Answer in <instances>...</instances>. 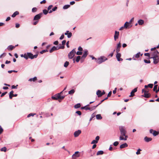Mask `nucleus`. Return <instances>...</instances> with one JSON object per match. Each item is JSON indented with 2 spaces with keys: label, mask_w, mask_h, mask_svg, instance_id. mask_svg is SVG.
Instances as JSON below:
<instances>
[{
  "label": "nucleus",
  "mask_w": 159,
  "mask_h": 159,
  "mask_svg": "<svg viewBox=\"0 0 159 159\" xmlns=\"http://www.w3.org/2000/svg\"><path fill=\"white\" fill-rule=\"evenodd\" d=\"M107 60V59L105 57L101 56L97 59L96 62L98 64H100Z\"/></svg>",
  "instance_id": "f257e3e1"
},
{
  "label": "nucleus",
  "mask_w": 159,
  "mask_h": 159,
  "mask_svg": "<svg viewBox=\"0 0 159 159\" xmlns=\"http://www.w3.org/2000/svg\"><path fill=\"white\" fill-rule=\"evenodd\" d=\"M75 48L73 49L68 54V57L69 59H72L76 53Z\"/></svg>",
  "instance_id": "f03ea898"
},
{
  "label": "nucleus",
  "mask_w": 159,
  "mask_h": 159,
  "mask_svg": "<svg viewBox=\"0 0 159 159\" xmlns=\"http://www.w3.org/2000/svg\"><path fill=\"white\" fill-rule=\"evenodd\" d=\"M119 128L121 134V135H124L125 134H126V129L124 126H119Z\"/></svg>",
  "instance_id": "7ed1b4c3"
},
{
  "label": "nucleus",
  "mask_w": 159,
  "mask_h": 159,
  "mask_svg": "<svg viewBox=\"0 0 159 159\" xmlns=\"http://www.w3.org/2000/svg\"><path fill=\"white\" fill-rule=\"evenodd\" d=\"M151 56V57H157L159 56V52L157 50H155L153 52H152Z\"/></svg>",
  "instance_id": "20e7f679"
},
{
  "label": "nucleus",
  "mask_w": 159,
  "mask_h": 159,
  "mask_svg": "<svg viewBox=\"0 0 159 159\" xmlns=\"http://www.w3.org/2000/svg\"><path fill=\"white\" fill-rule=\"evenodd\" d=\"M62 92H61L59 93H57L55 95L52 97V98L55 100H57L60 97V94H61Z\"/></svg>",
  "instance_id": "39448f33"
},
{
  "label": "nucleus",
  "mask_w": 159,
  "mask_h": 159,
  "mask_svg": "<svg viewBox=\"0 0 159 159\" xmlns=\"http://www.w3.org/2000/svg\"><path fill=\"white\" fill-rule=\"evenodd\" d=\"M27 54H28V56H29V57L31 59H33L34 58H37L38 56V54L33 55L31 52H27Z\"/></svg>",
  "instance_id": "423d86ee"
},
{
  "label": "nucleus",
  "mask_w": 159,
  "mask_h": 159,
  "mask_svg": "<svg viewBox=\"0 0 159 159\" xmlns=\"http://www.w3.org/2000/svg\"><path fill=\"white\" fill-rule=\"evenodd\" d=\"M149 59H153V63L154 64H157L159 61V58L158 57H149Z\"/></svg>",
  "instance_id": "0eeeda50"
},
{
  "label": "nucleus",
  "mask_w": 159,
  "mask_h": 159,
  "mask_svg": "<svg viewBox=\"0 0 159 159\" xmlns=\"http://www.w3.org/2000/svg\"><path fill=\"white\" fill-rule=\"evenodd\" d=\"M89 104H88L85 106V110H89L90 111H92V110L95 109L96 108V107H95V106L91 107H89Z\"/></svg>",
  "instance_id": "6e6552de"
},
{
  "label": "nucleus",
  "mask_w": 159,
  "mask_h": 159,
  "mask_svg": "<svg viewBox=\"0 0 159 159\" xmlns=\"http://www.w3.org/2000/svg\"><path fill=\"white\" fill-rule=\"evenodd\" d=\"M42 15L43 13L42 12L39 13V14L36 15L34 16L33 20H35L39 19Z\"/></svg>",
  "instance_id": "1a4fd4ad"
},
{
  "label": "nucleus",
  "mask_w": 159,
  "mask_h": 159,
  "mask_svg": "<svg viewBox=\"0 0 159 159\" xmlns=\"http://www.w3.org/2000/svg\"><path fill=\"white\" fill-rule=\"evenodd\" d=\"M128 138V136L126 135V134H125L124 135H120L119 137V140H126Z\"/></svg>",
  "instance_id": "9d476101"
},
{
  "label": "nucleus",
  "mask_w": 159,
  "mask_h": 159,
  "mask_svg": "<svg viewBox=\"0 0 159 159\" xmlns=\"http://www.w3.org/2000/svg\"><path fill=\"white\" fill-rule=\"evenodd\" d=\"M81 133V131L80 130H78L75 131L74 133V135L75 137H78Z\"/></svg>",
  "instance_id": "9b49d317"
},
{
  "label": "nucleus",
  "mask_w": 159,
  "mask_h": 159,
  "mask_svg": "<svg viewBox=\"0 0 159 159\" xmlns=\"http://www.w3.org/2000/svg\"><path fill=\"white\" fill-rule=\"evenodd\" d=\"M88 54V50H85L84 51V52L83 53V55L81 57V60L84 59H85V58L87 57Z\"/></svg>",
  "instance_id": "f8f14e48"
},
{
  "label": "nucleus",
  "mask_w": 159,
  "mask_h": 159,
  "mask_svg": "<svg viewBox=\"0 0 159 159\" xmlns=\"http://www.w3.org/2000/svg\"><path fill=\"white\" fill-rule=\"evenodd\" d=\"M121 55L120 53H117V54L116 56V57L117 59V60L118 61H123V59L120 58Z\"/></svg>",
  "instance_id": "ddd939ff"
},
{
  "label": "nucleus",
  "mask_w": 159,
  "mask_h": 159,
  "mask_svg": "<svg viewBox=\"0 0 159 159\" xmlns=\"http://www.w3.org/2000/svg\"><path fill=\"white\" fill-rule=\"evenodd\" d=\"M137 88H135L133 89L130 93V95L129 96L130 97H132L134 95V93L137 92Z\"/></svg>",
  "instance_id": "4468645a"
},
{
  "label": "nucleus",
  "mask_w": 159,
  "mask_h": 159,
  "mask_svg": "<svg viewBox=\"0 0 159 159\" xmlns=\"http://www.w3.org/2000/svg\"><path fill=\"white\" fill-rule=\"evenodd\" d=\"M119 35V32L116 31L114 35V39L115 41H116L117 39L118 38Z\"/></svg>",
  "instance_id": "2eb2a0df"
},
{
  "label": "nucleus",
  "mask_w": 159,
  "mask_h": 159,
  "mask_svg": "<svg viewBox=\"0 0 159 159\" xmlns=\"http://www.w3.org/2000/svg\"><path fill=\"white\" fill-rule=\"evenodd\" d=\"M121 47L120 42L119 43L117 44L116 48V53H119V52L120 51V48Z\"/></svg>",
  "instance_id": "dca6fc26"
},
{
  "label": "nucleus",
  "mask_w": 159,
  "mask_h": 159,
  "mask_svg": "<svg viewBox=\"0 0 159 159\" xmlns=\"http://www.w3.org/2000/svg\"><path fill=\"white\" fill-rule=\"evenodd\" d=\"M130 24L128 22L126 21L124 25V27L125 29L129 28L132 26V25L130 26Z\"/></svg>",
  "instance_id": "f3484780"
},
{
  "label": "nucleus",
  "mask_w": 159,
  "mask_h": 159,
  "mask_svg": "<svg viewBox=\"0 0 159 159\" xmlns=\"http://www.w3.org/2000/svg\"><path fill=\"white\" fill-rule=\"evenodd\" d=\"M58 48L57 47L53 46L51 49L50 50L49 52L50 53H52L54 51L57 50Z\"/></svg>",
  "instance_id": "a211bd4d"
},
{
  "label": "nucleus",
  "mask_w": 159,
  "mask_h": 159,
  "mask_svg": "<svg viewBox=\"0 0 159 159\" xmlns=\"http://www.w3.org/2000/svg\"><path fill=\"white\" fill-rule=\"evenodd\" d=\"M144 140L146 142H148L151 141L152 140V139L151 138H148L147 137H145L144 138Z\"/></svg>",
  "instance_id": "6ab92c4d"
},
{
  "label": "nucleus",
  "mask_w": 159,
  "mask_h": 159,
  "mask_svg": "<svg viewBox=\"0 0 159 159\" xmlns=\"http://www.w3.org/2000/svg\"><path fill=\"white\" fill-rule=\"evenodd\" d=\"M128 145L126 143H124L120 146V148H123L127 147Z\"/></svg>",
  "instance_id": "aec40b11"
},
{
  "label": "nucleus",
  "mask_w": 159,
  "mask_h": 159,
  "mask_svg": "<svg viewBox=\"0 0 159 159\" xmlns=\"http://www.w3.org/2000/svg\"><path fill=\"white\" fill-rule=\"evenodd\" d=\"M96 94L97 95L98 97L99 98L101 97L102 95L101 91L100 90H98L96 93Z\"/></svg>",
  "instance_id": "412c9836"
},
{
  "label": "nucleus",
  "mask_w": 159,
  "mask_h": 159,
  "mask_svg": "<svg viewBox=\"0 0 159 159\" xmlns=\"http://www.w3.org/2000/svg\"><path fill=\"white\" fill-rule=\"evenodd\" d=\"M140 55V52H139L138 53L134 56V57L133 58V59L134 60H136L135 58H134V57H135V58H138L139 57Z\"/></svg>",
  "instance_id": "4be33fe9"
},
{
  "label": "nucleus",
  "mask_w": 159,
  "mask_h": 159,
  "mask_svg": "<svg viewBox=\"0 0 159 159\" xmlns=\"http://www.w3.org/2000/svg\"><path fill=\"white\" fill-rule=\"evenodd\" d=\"M138 24L139 25H142L144 23V21L142 19H140L138 21Z\"/></svg>",
  "instance_id": "5701e85b"
},
{
  "label": "nucleus",
  "mask_w": 159,
  "mask_h": 159,
  "mask_svg": "<svg viewBox=\"0 0 159 159\" xmlns=\"http://www.w3.org/2000/svg\"><path fill=\"white\" fill-rule=\"evenodd\" d=\"M142 96L146 98H149L151 97V95L149 93H144L143 95H142Z\"/></svg>",
  "instance_id": "b1692460"
},
{
  "label": "nucleus",
  "mask_w": 159,
  "mask_h": 159,
  "mask_svg": "<svg viewBox=\"0 0 159 159\" xmlns=\"http://www.w3.org/2000/svg\"><path fill=\"white\" fill-rule=\"evenodd\" d=\"M57 47L58 49H63L65 47L64 46L62 45L61 44H60L58 45V46H57Z\"/></svg>",
  "instance_id": "393cba45"
},
{
  "label": "nucleus",
  "mask_w": 159,
  "mask_h": 159,
  "mask_svg": "<svg viewBox=\"0 0 159 159\" xmlns=\"http://www.w3.org/2000/svg\"><path fill=\"white\" fill-rule=\"evenodd\" d=\"M13 93L14 91L12 90L11 91L10 93L9 97L10 99H11L13 96Z\"/></svg>",
  "instance_id": "a878e982"
},
{
  "label": "nucleus",
  "mask_w": 159,
  "mask_h": 159,
  "mask_svg": "<svg viewBox=\"0 0 159 159\" xmlns=\"http://www.w3.org/2000/svg\"><path fill=\"white\" fill-rule=\"evenodd\" d=\"M19 14V12L18 11H16L13 14L11 15V17H15L16 15Z\"/></svg>",
  "instance_id": "bb28decb"
},
{
  "label": "nucleus",
  "mask_w": 159,
  "mask_h": 159,
  "mask_svg": "<svg viewBox=\"0 0 159 159\" xmlns=\"http://www.w3.org/2000/svg\"><path fill=\"white\" fill-rule=\"evenodd\" d=\"M79 152L78 151L76 152L73 155V157H79V155L78 154Z\"/></svg>",
  "instance_id": "cd10ccee"
},
{
  "label": "nucleus",
  "mask_w": 159,
  "mask_h": 159,
  "mask_svg": "<svg viewBox=\"0 0 159 159\" xmlns=\"http://www.w3.org/2000/svg\"><path fill=\"white\" fill-rule=\"evenodd\" d=\"M104 152L103 151L100 150L98 151L97 153V155H102L103 154Z\"/></svg>",
  "instance_id": "c85d7f7f"
},
{
  "label": "nucleus",
  "mask_w": 159,
  "mask_h": 159,
  "mask_svg": "<svg viewBox=\"0 0 159 159\" xmlns=\"http://www.w3.org/2000/svg\"><path fill=\"white\" fill-rule=\"evenodd\" d=\"M96 118L98 120H101L102 119V117L100 114H97L96 115Z\"/></svg>",
  "instance_id": "c756f323"
},
{
  "label": "nucleus",
  "mask_w": 159,
  "mask_h": 159,
  "mask_svg": "<svg viewBox=\"0 0 159 159\" xmlns=\"http://www.w3.org/2000/svg\"><path fill=\"white\" fill-rule=\"evenodd\" d=\"M75 92V90L74 89H71L68 92L69 94L72 95Z\"/></svg>",
  "instance_id": "7c9ffc66"
},
{
  "label": "nucleus",
  "mask_w": 159,
  "mask_h": 159,
  "mask_svg": "<svg viewBox=\"0 0 159 159\" xmlns=\"http://www.w3.org/2000/svg\"><path fill=\"white\" fill-rule=\"evenodd\" d=\"M15 47L13 46L12 45H9L7 48V49L10 50H12L14 48H15Z\"/></svg>",
  "instance_id": "2f4dec72"
},
{
  "label": "nucleus",
  "mask_w": 159,
  "mask_h": 159,
  "mask_svg": "<svg viewBox=\"0 0 159 159\" xmlns=\"http://www.w3.org/2000/svg\"><path fill=\"white\" fill-rule=\"evenodd\" d=\"M80 107H81V105H80V103H78V104L75 105L74 106V107L75 108H78Z\"/></svg>",
  "instance_id": "473e14b6"
},
{
  "label": "nucleus",
  "mask_w": 159,
  "mask_h": 159,
  "mask_svg": "<svg viewBox=\"0 0 159 159\" xmlns=\"http://www.w3.org/2000/svg\"><path fill=\"white\" fill-rule=\"evenodd\" d=\"M70 5H64L63 7V8L64 9H67V8H69L70 7Z\"/></svg>",
  "instance_id": "72a5a7b5"
},
{
  "label": "nucleus",
  "mask_w": 159,
  "mask_h": 159,
  "mask_svg": "<svg viewBox=\"0 0 159 159\" xmlns=\"http://www.w3.org/2000/svg\"><path fill=\"white\" fill-rule=\"evenodd\" d=\"M69 64V62L67 61H66L64 64V66L65 67H66L68 66Z\"/></svg>",
  "instance_id": "f704fd0d"
},
{
  "label": "nucleus",
  "mask_w": 159,
  "mask_h": 159,
  "mask_svg": "<svg viewBox=\"0 0 159 159\" xmlns=\"http://www.w3.org/2000/svg\"><path fill=\"white\" fill-rule=\"evenodd\" d=\"M152 134L154 136H156L157 135H158V133L155 130H154Z\"/></svg>",
  "instance_id": "c9c22d12"
},
{
  "label": "nucleus",
  "mask_w": 159,
  "mask_h": 159,
  "mask_svg": "<svg viewBox=\"0 0 159 159\" xmlns=\"http://www.w3.org/2000/svg\"><path fill=\"white\" fill-rule=\"evenodd\" d=\"M24 57L26 60L28 59V58H29V56H28V54L27 53V54H26V53L24 54Z\"/></svg>",
  "instance_id": "e433bc0d"
},
{
  "label": "nucleus",
  "mask_w": 159,
  "mask_h": 159,
  "mask_svg": "<svg viewBox=\"0 0 159 159\" xmlns=\"http://www.w3.org/2000/svg\"><path fill=\"white\" fill-rule=\"evenodd\" d=\"M48 52V50L45 49V50H43L41 51L40 52V53H41V54H43L44 53H45V52Z\"/></svg>",
  "instance_id": "4c0bfd02"
},
{
  "label": "nucleus",
  "mask_w": 159,
  "mask_h": 159,
  "mask_svg": "<svg viewBox=\"0 0 159 159\" xmlns=\"http://www.w3.org/2000/svg\"><path fill=\"white\" fill-rule=\"evenodd\" d=\"M80 59V56H78L76 57V61L77 62H79Z\"/></svg>",
  "instance_id": "58836bf2"
},
{
  "label": "nucleus",
  "mask_w": 159,
  "mask_h": 159,
  "mask_svg": "<svg viewBox=\"0 0 159 159\" xmlns=\"http://www.w3.org/2000/svg\"><path fill=\"white\" fill-rule=\"evenodd\" d=\"M35 115H36L35 113H30L28 115L27 117H30L31 116H34Z\"/></svg>",
  "instance_id": "ea45409f"
},
{
  "label": "nucleus",
  "mask_w": 159,
  "mask_h": 159,
  "mask_svg": "<svg viewBox=\"0 0 159 159\" xmlns=\"http://www.w3.org/2000/svg\"><path fill=\"white\" fill-rule=\"evenodd\" d=\"M6 150L7 148L6 147H4L1 149V151H4L5 152L6 151Z\"/></svg>",
  "instance_id": "a19ab883"
},
{
  "label": "nucleus",
  "mask_w": 159,
  "mask_h": 159,
  "mask_svg": "<svg viewBox=\"0 0 159 159\" xmlns=\"http://www.w3.org/2000/svg\"><path fill=\"white\" fill-rule=\"evenodd\" d=\"M43 13H44V14L46 15L48 13V10H47L46 9H44L43 10Z\"/></svg>",
  "instance_id": "79ce46f5"
},
{
  "label": "nucleus",
  "mask_w": 159,
  "mask_h": 159,
  "mask_svg": "<svg viewBox=\"0 0 159 159\" xmlns=\"http://www.w3.org/2000/svg\"><path fill=\"white\" fill-rule=\"evenodd\" d=\"M141 151V150L139 148L138 149L137 152H136V154L137 155H139L140 154V151Z\"/></svg>",
  "instance_id": "37998d69"
},
{
  "label": "nucleus",
  "mask_w": 159,
  "mask_h": 159,
  "mask_svg": "<svg viewBox=\"0 0 159 159\" xmlns=\"http://www.w3.org/2000/svg\"><path fill=\"white\" fill-rule=\"evenodd\" d=\"M67 35V37L68 38H70L71 37L72 35V33L71 32H69L68 33V34Z\"/></svg>",
  "instance_id": "c03bdc74"
},
{
  "label": "nucleus",
  "mask_w": 159,
  "mask_h": 159,
  "mask_svg": "<svg viewBox=\"0 0 159 159\" xmlns=\"http://www.w3.org/2000/svg\"><path fill=\"white\" fill-rule=\"evenodd\" d=\"M98 143V141H96L95 140H93L91 142V144H96V143Z\"/></svg>",
  "instance_id": "a18cd8bd"
},
{
  "label": "nucleus",
  "mask_w": 159,
  "mask_h": 159,
  "mask_svg": "<svg viewBox=\"0 0 159 159\" xmlns=\"http://www.w3.org/2000/svg\"><path fill=\"white\" fill-rule=\"evenodd\" d=\"M119 144V142L117 141H116L113 143V145L115 146H117Z\"/></svg>",
  "instance_id": "49530a36"
},
{
  "label": "nucleus",
  "mask_w": 159,
  "mask_h": 159,
  "mask_svg": "<svg viewBox=\"0 0 159 159\" xmlns=\"http://www.w3.org/2000/svg\"><path fill=\"white\" fill-rule=\"evenodd\" d=\"M37 8L36 7H34L32 9V12H35L37 11Z\"/></svg>",
  "instance_id": "de8ad7c7"
},
{
  "label": "nucleus",
  "mask_w": 159,
  "mask_h": 159,
  "mask_svg": "<svg viewBox=\"0 0 159 159\" xmlns=\"http://www.w3.org/2000/svg\"><path fill=\"white\" fill-rule=\"evenodd\" d=\"M82 52L81 51H77L76 53V54L77 55H81L82 54Z\"/></svg>",
  "instance_id": "09e8293b"
},
{
  "label": "nucleus",
  "mask_w": 159,
  "mask_h": 159,
  "mask_svg": "<svg viewBox=\"0 0 159 159\" xmlns=\"http://www.w3.org/2000/svg\"><path fill=\"white\" fill-rule=\"evenodd\" d=\"M148 87H149L151 88H152L153 87V84H149L148 85Z\"/></svg>",
  "instance_id": "8fccbe9b"
},
{
  "label": "nucleus",
  "mask_w": 159,
  "mask_h": 159,
  "mask_svg": "<svg viewBox=\"0 0 159 159\" xmlns=\"http://www.w3.org/2000/svg\"><path fill=\"white\" fill-rule=\"evenodd\" d=\"M144 62L146 63H150V60H144Z\"/></svg>",
  "instance_id": "3c124183"
},
{
  "label": "nucleus",
  "mask_w": 159,
  "mask_h": 159,
  "mask_svg": "<svg viewBox=\"0 0 159 159\" xmlns=\"http://www.w3.org/2000/svg\"><path fill=\"white\" fill-rule=\"evenodd\" d=\"M142 93H148V91L145 90L144 89H143L142 90Z\"/></svg>",
  "instance_id": "603ef678"
},
{
  "label": "nucleus",
  "mask_w": 159,
  "mask_h": 159,
  "mask_svg": "<svg viewBox=\"0 0 159 159\" xmlns=\"http://www.w3.org/2000/svg\"><path fill=\"white\" fill-rule=\"evenodd\" d=\"M158 85H154L153 89V91H155V90H156V89H157Z\"/></svg>",
  "instance_id": "864d4df0"
},
{
  "label": "nucleus",
  "mask_w": 159,
  "mask_h": 159,
  "mask_svg": "<svg viewBox=\"0 0 159 159\" xmlns=\"http://www.w3.org/2000/svg\"><path fill=\"white\" fill-rule=\"evenodd\" d=\"M76 113L78 115L80 116L81 115V112L80 111H77L76 112Z\"/></svg>",
  "instance_id": "5fc2aeb1"
},
{
  "label": "nucleus",
  "mask_w": 159,
  "mask_h": 159,
  "mask_svg": "<svg viewBox=\"0 0 159 159\" xmlns=\"http://www.w3.org/2000/svg\"><path fill=\"white\" fill-rule=\"evenodd\" d=\"M112 94V92L111 91H110L107 94V97H110L111 96Z\"/></svg>",
  "instance_id": "6e6d98bb"
},
{
  "label": "nucleus",
  "mask_w": 159,
  "mask_h": 159,
  "mask_svg": "<svg viewBox=\"0 0 159 159\" xmlns=\"http://www.w3.org/2000/svg\"><path fill=\"white\" fill-rule=\"evenodd\" d=\"M7 93V92L2 93L1 94V97H2L4 96Z\"/></svg>",
  "instance_id": "4d7b16f0"
},
{
  "label": "nucleus",
  "mask_w": 159,
  "mask_h": 159,
  "mask_svg": "<svg viewBox=\"0 0 159 159\" xmlns=\"http://www.w3.org/2000/svg\"><path fill=\"white\" fill-rule=\"evenodd\" d=\"M144 55L146 56H148L149 57V58L150 57V55L149 53H144Z\"/></svg>",
  "instance_id": "13d9d810"
},
{
  "label": "nucleus",
  "mask_w": 159,
  "mask_h": 159,
  "mask_svg": "<svg viewBox=\"0 0 159 159\" xmlns=\"http://www.w3.org/2000/svg\"><path fill=\"white\" fill-rule=\"evenodd\" d=\"M52 6H52V5H49V6L48 7V11H49V10H50V9H51L52 7Z\"/></svg>",
  "instance_id": "bf43d9fd"
},
{
  "label": "nucleus",
  "mask_w": 159,
  "mask_h": 159,
  "mask_svg": "<svg viewBox=\"0 0 159 159\" xmlns=\"http://www.w3.org/2000/svg\"><path fill=\"white\" fill-rule=\"evenodd\" d=\"M64 35L63 34H62L61 35V36L60 37L59 39H60V40H62V39L64 38Z\"/></svg>",
  "instance_id": "052dcab7"
},
{
  "label": "nucleus",
  "mask_w": 159,
  "mask_h": 159,
  "mask_svg": "<svg viewBox=\"0 0 159 159\" xmlns=\"http://www.w3.org/2000/svg\"><path fill=\"white\" fill-rule=\"evenodd\" d=\"M18 86V85H16V86H15L14 85H13L11 86V88L12 89H16L17 87Z\"/></svg>",
  "instance_id": "680f3d73"
},
{
  "label": "nucleus",
  "mask_w": 159,
  "mask_h": 159,
  "mask_svg": "<svg viewBox=\"0 0 159 159\" xmlns=\"http://www.w3.org/2000/svg\"><path fill=\"white\" fill-rule=\"evenodd\" d=\"M95 116V115H94V114H93L91 115V117L90 118L89 121H91L92 120L93 118Z\"/></svg>",
  "instance_id": "e2e57ef3"
},
{
  "label": "nucleus",
  "mask_w": 159,
  "mask_h": 159,
  "mask_svg": "<svg viewBox=\"0 0 159 159\" xmlns=\"http://www.w3.org/2000/svg\"><path fill=\"white\" fill-rule=\"evenodd\" d=\"M57 7L56 6L55 7H53L52 9V10L53 11H55L57 9Z\"/></svg>",
  "instance_id": "0e129e2a"
},
{
  "label": "nucleus",
  "mask_w": 159,
  "mask_h": 159,
  "mask_svg": "<svg viewBox=\"0 0 159 159\" xmlns=\"http://www.w3.org/2000/svg\"><path fill=\"white\" fill-rule=\"evenodd\" d=\"M99 138H100L99 137V136H98L96 137L95 138V140L98 142L99 139Z\"/></svg>",
  "instance_id": "69168bd1"
},
{
  "label": "nucleus",
  "mask_w": 159,
  "mask_h": 159,
  "mask_svg": "<svg viewBox=\"0 0 159 159\" xmlns=\"http://www.w3.org/2000/svg\"><path fill=\"white\" fill-rule=\"evenodd\" d=\"M134 17L132 18L130 20L129 22H128V23H129L130 24L134 20Z\"/></svg>",
  "instance_id": "338daca9"
},
{
  "label": "nucleus",
  "mask_w": 159,
  "mask_h": 159,
  "mask_svg": "<svg viewBox=\"0 0 159 159\" xmlns=\"http://www.w3.org/2000/svg\"><path fill=\"white\" fill-rule=\"evenodd\" d=\"M78 50L80 51H82L83 50V48H81L80 46L78 48Z\"/></svg>",
  "instance_id": "774afa93"
}]
</instances>
